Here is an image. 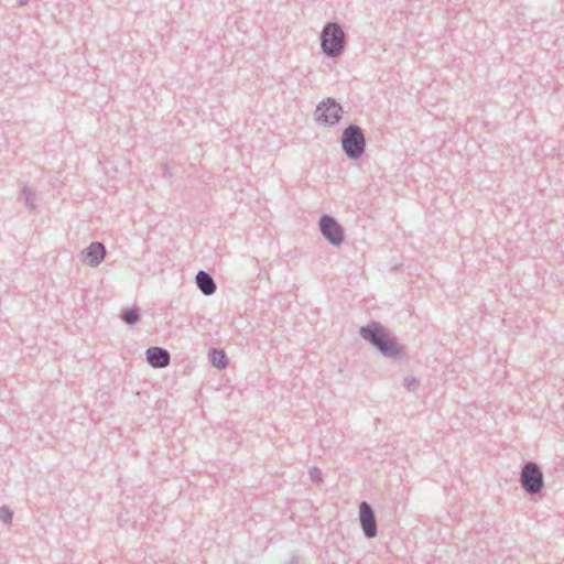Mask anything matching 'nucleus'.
I'll use <instances>...</instances> for the list:
<instances>
[{
	"mask_svg": "<svg viewBox=\"0 0 564 564\" xmlns=\"http://www.w3.org/2000/svg\"><path fill=\"white\" fill-rule=\"evenodd\" d=\"M362 339L375 347L383 357L400 360L404 357V348L392 333L379 322H371L359 328Z\"/></svg>",
	"mask_w": 564,
	"mask_h": 564,
	"instance_id": "1",
	"label": "nucleus"
},
{
	"mask_svg": "<svg viewBox=\"0 0 564 564\" xmlns=\"http://www.w3.org/2000/svg\"><path fill=\"white\" fill-rule=\"evenodd\" d=\"M319 37L322 52L330 58L341 55L347 44L346 34L337 22H327Z\"/></svg>",
	"mask_w": 564,
	"mask_h": 564,
	"instance_id": "2",
	"label": "nucleus"
},
{
	"mask_svg": "<svg viewBox=\"0 0 564 564\" xmlns=\"http://www.w3.org/2000/svg\"><path fill=\"white\" fill-rule=\"evenodd\" d=\"M341 148L349 160L360 159L366 151V138L357 124H349L341 135Z\"/></svg>",
	"mask_w": 564,
	"mask_h": 564,
	"instance_id": "3",
	"label": "nucleus"
},
{
	"mask_svg": "<svg viewBox=\"0 0 564 564\" xmlns=\"http://www.w3.org/2000/svg\"><path fill=\"white\" fill-rule=\"evenodd\" d=\"M519 481L523 491L529 496L541 494L544 488V475L535 462H525L520 471Z\"/></svg>",
	"mask_w": 564,
	"mask_h": 564,
	"instance_id": "4",
	"label": "nucleus"
},
{
	"mask_svg": "<svg viewBox=\"0 0 564 564\" xmlns=\"http://www.w3.org/2000/svg\"><path fill=\"white\" fill-rule=\"evenodd\" d=\"M344 113L343 106L337 102L334 98H325L315 109V118L319 123L326 126H335L337 124Z\"/></svg>",
	"mask_w": 564,
	"mask_h": 564,
	"instance_id": "5",
	"label": "nucleus"
},
{
	"mask_svg": "<svg viewBox=\"0 0 564 564\" xmlns=\"http://www.w3.org/2000/svg\"><path fill=\"white\" fill-rule=\"evenodd\" d=\"M318 226L321 234L332 246L339 247L344 242V228L335 217L324 214L318 220Z\"/></svg>",
	"mask_w": 564,
	"mask_h": 564,
	"instance_id": "6",
	"label": "nucleus"
},
{
	"mask_svg": "<svg viewBox=\"0 0 564 564\" xmlns=\"http://www.w3.org/2000/svg\"><path fill=\"white\" fill-rule=\"evenodd\" d=\"M359 521L364 535L368 539L375 538L378 534L377 519L375 511L366 501L359 505Z\"/></svg>",
	"mask_w": 564,
	"mask_h": 564,
	"instance_id": "7",
	"label": "nucleus"
},
{
	"mask_svg": "<svg viewBox=\"0 0 564 564\" xmlns=\"http://www.w3.org/2000/svg\"><path fill=\"white\" fill-rule=\"evenodd\" d=\"M84 261L95 268L98 267L106 258L107 250L102 242L94 241L82 251Z\"/></svg>",
	"mask_w": 564,
	"mask_h": 564,
	"instance_id": "8",
	"label": "nucleus"
},
{
	"mask_svg": "<svg viewBox=\"0 0 564 564\" xmlns=\"http://www.w3.org/2000/svg\"><path fill=\"white\" fill-rule=\"evenodd\" d=\"M148 364L153 368H164L171 361L170 352L162 347L153 346L149 347L145 351Z\"/></svg>",
	"mask_w": 564,
	"mask_h": 564,
	"instance_id": "9",
	"label": "nucleus"
},
{
	"mask_svg": "<svg viewBox=\"0 0 564 564\" xmlns=\"http://www.w3.org/2000/svg\"><path fill=\"white\" fill-rule=\"evenodd\" d=\"M195 282L199 291L206 295H213L216 292V282L210 273L199 270L196 274Z\"/></svg>",
	"mask_w": 564,
	"mask_h": 564,
	"instance_id": "10",
	"label": "nucleus"
},
{
	"mask_svg": "<svg viewBox=\"0 0 564 564\" xmlns=\"http://www.w3.org/2000/svg\"><path fill=\"white\" fill-rule=\"evenodd\" d=\"M208 357L210 364L219 370H223L228 366V357L221 349L210 348Z\"/></svg>",
	"mask_w": 564,
	"mask_h": 564,
	"instance_id": "11",
	"label": "nucleus"
},
{
	"mask_svg": "<svg viewBox=\"0 0 564 564\" xmlns=\"http://www.w3.org/2000/svg\"><path fill=\"white\" fill-rule=\"evenodd\" d=\"M120 318L127 325L133 326V325L138 324L141 319L140 308H138V307L123 308L120 313Z\"/></svg>",
	"mask_w": 564,
	"mask_h": 564,
	"instance_id": "12",
	"label": "nucleus"
},
{
	"mask_svg": "<svg viewBox=\"0 0 564 564\" xmlns=\"http://www.w3.org/2000/svg\"><path fill=\"white\" fill-rule=\"evenodd\" d=\"M21 194L24 199L25 206L30 210H34L36 207V205H35L36 196H35L34 191L31 187L24 186L21 191Z\"/></svg>",
	"mask_w": 564,
	"mask_h": 564,
	"instance_id": "13",
	"label": "nucleus"
},
{
	"mask_svg": "<svg viewBox=\"0 0 564 564\" xmlns=\"http://www.w3.org/2000/svg\"><path fill=\"white\" fill-rule=\"evenodd\" d=\"M13 511L8 506L0 507V520L6 524H11Z\"/></svg>",
	"mask_w": 564,
	"mask_h": 564,
	"instance_id": "14",
	"label": "nucleus"
},
{
	"mask_svg": "<svg viewBox=\"0 0 564 564\" xmlns=\"http://www.w3.org/2000/svg\"><path fill=\"white\" fill-rule=\"evenodd\" d=\"M403 384L409 391H414L419 387V380L414 377H406L403 380Z\"/></svg>",
	"mask_w": 564,
	"mask_h": 564,
	"instance_id": "15",
	"label": "nucleus"
},
{
	"mask_svg": "<svg viewBox=\"0 0 564 564\" xmlns=\"http://www.w3.org/2000/svg\"><path fill=\"white\" fill-rule=\"evenodd\" d=\"M308 474H310L311 479L314 482H319L322 480V478H323L322 470L319 468L315 467V466L310 468Z\"/></svg>",
	"mask_w": 564,
	"mask_h": 564,
	"instance_id": "16",
	"label": "nucleus"
},
{
	"mask_svg": "<svg viewBox=\"0 0 564 564\" xmlns=\"http://www.w3.org/2000/svg\"><path fill=\"white\" fill-rule=\"evenodd\" d=\"M288 564H301L300 563V557L296 556V555H292V557L290 558Z\"/></svg>",
	"mask_w": 564,
	"mask_h": 564,
	"instance_id": "17",
	"label": "nucleus"
},
{
	"mask_svg": "<svg viewBox=\"0 0 564 564\" xmlns=\"http://www.w3.org/2000/svg\"><path fill=\"white\" fill-rule=\"evenodd\" d=\"M17 2L19 7H23L29 2V0H17Z\"/></svg>",
	"mask_w": 564,
	"mask_h": 564,
	"instance_id": "18",
	"label": "nucleus"
}]
</instances>
